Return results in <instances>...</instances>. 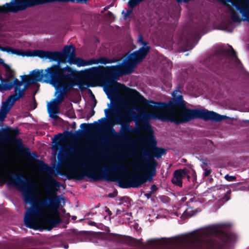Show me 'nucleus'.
Returning a JSON list of instances; mask_svg holds the SVG:
<instances>
[{
  "instance_id": "obj_9",
  "label": "nucleus",
  "mask_w": 249,
  "mask_h": 249,
  "mask_svg": "<svg viewBox=\"0 0 249 249\" xmlns=\"http://www.w3.org/2000/svg\"><path fill=\"white\" fill-rule=\"evenodd\" d=\"M54 1H71L74 2L76 0H18L15 2L6 3L2 6H0V13L13 12L23 10L27 7L34 6L43 3L52 2Z\"/></svg>"
},
{
  "instance_id": "obj_23",
  "label": "nucleus",
  "mask_w": 249,
  "mask_h": 249,
  "mask_svg": "<svg viewBox=\"0 0 249 249\" xmlns=\"http://www.w3.org/2000/svg\"><path fill=\"white\" fill-rule=\"evenodd\" d=\"M225 178L228 181H233L235 180L236 178L235 176L226 175L225 176Z\"/></svg>"
},
{
  "instance_id": "obj_10",
  "label": "nucleus",
  "mask_w": 249,
  "mask_h": 249,
  "mask_svg": "<svg viewBox=\"0 0 249 249\" xmlns=\"http://www.w3.org/2000/svg\"><path fill=\"white\" fill-rule=\"evenodd\" d=\"M75 48L72 46H67L64 49V53L69 58L68 62L70 64H75L78 67H84L93 64H98L99 63L106 64L112 63L115 61L106 58L105 57H100L98 59H90L88 60H85L80 57H76L74 54Z\"/></svg>"
},
{
  "instance_id": "obj_35",
  "label": "nucleus",
  "mask_w": 249,
  "mask_h": 249,
  "mask_svg": "<svg viewBox=\"0 0 249 249\" xmlns=\"http://www.w3.org/2000/svg\"><path fill=\"white\" fill-rule=\"evenodd\" d=\"M135 109H136V110H138V108L136 107V108H135Z\"/></svg>"
},
{
  "instance_id": "obj_4",
  "label": "nucleus",
  "mask_w": 249,
  "mask_h": 249,
  "mask_svg": "<svg viewBox=\"0 0 249 249\" xmlns=\"http://www.w3.org/2000/svg\"><path fill=\"white\" fill-rule=\"evenodd\" d=\"M230 225L222 223L213 225L202 229L196 233L186 236L176 237L170 240L171 243L174 246H184L189 241L193 244L202 245L203 242L207 240L213 235L221 236L224 238L226 244L231 243L236 241L237 236L234 233H227L226 231Z\"/></svg>"
},
{
  "instance_id": "obj_31",
  "label": "nucleus",
  "mask_w": 249,
  "mask_h": 249,
  "mask_svg": "<svg viewBox=\"0 0 249 249\" xmlns=\"http://www.w3.org/2000/svg\"><path fill=\"white\" fill-rule=\"evenodd\" d=\"M106 211L108 213V214H110V211H109V210L108 209H107V210H106Z\"/></svg>"
},
{
  "instance_id": "obj_24",
  "label": "nucleus",
  "mask_w": 249,
  "mask_h": 249,
  "mask_svg": "<svg viewBox=\"0 0 249 249\" xmlns=\"http://www.w3.org/2000/svg\"><path fill=\"white\" fill-rule=\"evenodd\" d=\"M132 10H126V13L124 12V10H123L122 12V14H124V19H126L127 17L131 14L132 13Z\"/></svg>"
},
{
  "instance_id": "obj_2",
  "label": "nucleus",
  "mask_w": 249,
  "mask_h": 249,
  "mask_svg": "<svg viewBox=\"0 0 249 249\" xmlns=\"http://www.w3.org/2000/svg\"><path fill=\"white\" fill-rule=\"evenodd\" d=\"M173 99L176 104H180L179 110L171 108L172 101L168 104L164 103H153L155 107V113H145V119H158L161 121H168L176 124L188 122L195 118H200L205 121L211 120L219 122L225 119L227 117L205 109H190L185 106V103L181 92L179 90H175L172 93Z\"/></svg>"
},
{
  "instance_id": "obj_20",
  "label": "nucleus",
  "mask_w": 249,
  "mask_h": 249,
  "mask_svg": "<svg viewBox=\"0 0 249 249\" xmlns=\"http://www.w3.org/2000/svg\"><path fill=\"white\" fill-rule=\"evenodd\" d=\"M61 147V145L57 142H55L52 146V150L55 153H56L58 149Z\"/></svg>"
},
{
  "instance_id": "obj_27",
  "label": "nucleus",
  "mask_w": 249,
  "mask_h": 249,
  "mask_svg": "<svg viewBox=\"0 0 249 249\" xmlns=\"http://www.w3.org/2000/svg\"><path fill=\"white\" fill-rule=\"evenodd\" d=\"M151 189L152 192H155L157 190V188L155 185H153L152 186Z\"/></svg>"
},
{
  "instance_id": "obj_32",
  "label": "nucleus",
  "mask_w": 249,
  "mask_h": 249,
  "mask_svg": "<svg viewBox=\"0 0 249 249\" xmlns=\"http://www.w3.org/2000/svg\"><path fill=\"white\" fill-rule=\"evenodd\" d=\"M145 196H146L147 198H149V194H146V195H145Z\"/></svg>"
},
{
  "instance_id": "obj_13",
  "label": "nucleus",
  "mask_w": 249,
  "mask_h": 249,
  "mask_svg": "<svg viewBox=\"0 0 249 249\" xmlns=\"http://www.w3.org/2000/svg\"><path fill=\"white\" fill-rule=\"evenodd\" d=\"M145 141L147 144L152 147L151 148L150 151H147L145 152V155L149 158L147 160H149V159L154 160L153 157L159 159L161 158L162 155L165 154V149L156 147L157 144V141L153 134H151L148 137H147Z\"/></svg>"
},
{
  "instance_id": "obj_5",
  "label": "nucleus",
  "mask_w": 249,
  "mask_h": 249,
  "mask_svg": "<svg viewBox=\"0 0 249 249\" xmlns=\"http://www.w3.org/2000/svg\"><path fill=\"white\" fill-rule=\"evenodd\" d=\"M131 165L136 172L142 173L147 176H137L128 180L119 179L118 180V185L122 188H138L147 181H150L156 174L157 162L154 159L146 160L145 164H143L139 160H135L131 163Z\"/></svg>"
},
{
  "instance_id": "obj_3",
  "label": "nucleus",
  "mask_w": 249,
  "mask_h": 249,
  "mask_svg": "<svg viewBox=\"0 0 249 249\" xmlns=\"http://www.w3.org/2000/svg\"><path fill=\"white\" fill-rule=\"evenodd\" d=\"M0 50L3 52L16 54L22 56H38L43 59H48L50 61H57V64L53 65L52 67L48 68L45 70L46 73L42 70H34L29 75L22 76L21 78L25 77L26 80V84L29 85L37 81H41L43 79L49 82L54 88H57L59 84V79L60 77V65L61 59L62 58V53L60 52L45 51L42 50H34L33 51H26L25 52L20 50L12 49L10 47H0Z\"/></svg>"
},
{
  "instance_id": "obj_33",
  "label": "nucleus",
  "mask_w": 249,
  "mask_h": 249,
  "mask_svg": "<svg viewBox=\"0 0 249 249\" xmlns=\"http://www.w3.org/2000/svg\"><path fill=\"white\" fill-rule=\"evenodd\" d=\"M4 155L3 154H1V155H0V157L2 158H4Z\"/></svg>"
},
{
  "instance_id": "obj_22",
  "label": "nucleus",
  "mask_w": 249,
  "mask_h": 249,
  "mask_svg": "<svg viewBox=\"0 0 249 249\" xmlns=\"http://www.w3.org/2000/svg\"><path fill=\"white\" fill-rule=\"evenodd\" d=\"M147 242L148 245L154 246L157 245L158 244L159 241L156 239H152L148 240Z\"/></svg>"
},
{
  "instance_id": "obj_15",
  "label": "nucleus",
  "mask_w": 249,
  "mask_h": 249,
  "mask_svg": "<svg viewBox=\"0 0 249 249\" xmlns=\"http://www.w3.org/2000/svg\"><path fill=\"white\" fill-rule=\"evenodd\" d=\"M114 86L115 88L119 89H123L124 88H125L127 89V92L129 94L132 96L134 99L136 100L142 101L143 99V97L140 94V93L135 90H132L129 89L125 87L123 84H121L116 82H114Z\"/></svg>"
},
{
  "instance_id": "obj_25",
  "label": "nucleus",
  "mask_w": 249,
  "mask_h": 249,
  "mask_svg": "<svg viewBox=\"0 0 249 249\" xmlns=\"http://www.w3.org/2000/svg\"><path fill=\"white\" fill-rule=\"evenodd\" d=\"M103 89L104 90L107 94L108 92H110L111 90L110 88L107 85H105L103 87Z\"/></svg>"
},
{
  "instance_id": "obj_21",
  "label": "nucleus",
  "mask_w": 249,
  "mask_h": 249,
  "mask_svg": "<svg viewBox=\"0 0 249 249\" xmlns=\"http://www.w3.org/2000/svg\"><path fill=\"white\" fill-rule=\"evenodd\" d=\"M230 48H231V56L232 57V59L235 61H236L237 62H238L239 60H238V59L237 58L236 53L235 52V51H234L233 48L231 47V46H230Z\"/></svg>"
},
{
  "instance_id": "obj_36",
  "label": "nucleus",
  "mask_w": 249,
  "mask_h": 249,
  "mask_svg": "<svg viewBox=\"0 0 249 249\" xmlns=\"http://www.w3.org/2000/svg\"><path fill=\"white\" fill-rule=\"evenodd\" d=\"M119 211H117V214H119Z\"/></svg>"
},
{
  "instance_id": "obj_16",
  "label": "nucleus",
  "mask_w": 249,
  "mask_h": 249,
  "mask_svg": "<svg viewBox=\"0 0 249 249\" xmlns=\"http://www.w3.org/2000/svg\"><path fill=\"white\" fill-rule=\"evenodd\" d=\"M114 169L118 171L120 173V174H121L122 175H126L127 176L128 174L127 167L125 166L122 162H120L117 165H115L114 167Z\"/></svg>"
},
{
  "instance_id": "obj_11",
  "label": "nucleus",
  "mask_w": 249,
  "mask_h": 249,
  "mask_svg": "<svg viewBox=\"0 0 249 249\" xmlns=\"http://www.w3.org/2000/svg\"><path fill=\"white\" fill-rule=\"evenodd\" d=\"M107 73L105 68L101 66L93 67L81 71V75L85 77L93 87L100 86L103 84Z\"/></svg>"
},
{
  "instance_id": "obj_7",
  "label": "nucleus",
  "mask_w": 249,
  "mask_h": 249,
  "mask_svg": "<svg viewBox=\"0 0 249 249\" xmlns=\"http://www.w3.org/2000/svg\"><path fill=\"white\" fill-rule=\"evenodd\" d=\"M73 71L68 66L64 68L60 74V77L59 79V84L57 88H55L56 91L55 95H56L55 98L53 99L50 103H47V110L50 117L55 119L57 117V114L59 113V105L62 102L66 96L67 91L71 88L76 86L74 82H61V79H69L72 75Z\"/></svg>"
},
{
  "instance_id": "obj_28",
  "label": "nucleus",
  "mask_w": 249,
  "mask_h": 249,
  "mask_svg": "<svg viewBox=\"0 0 249 249\" xmlns=\"http://www.w3.org/2000/svg\"><path fill=\"white\" fill-rule=\"evenodd\" d=\"M108 108H107V109H105V110H104L105 114L106 115V118L107 117V116H108Z\"/></svg>"
},
{
  "instance_id": "obj_29",
  "label": "nucleus",
  "mask_w": 249,
  "mask_h": 249,
  "mask_svg": "<svg viewBox=\"0 0 249 249\" xmlns=\"http://www.w3.org/2000/svg\"><path fill=\"white\" fill-rule=\"evenodd\" d=\"M61 136V134H58L57 135H56L54 137V138L56 139H57L60 136Z\"/></svg>"
},
{
  "instance_id": "obj_19",
  "label": "nucleus",
  "mask_w": 249,
  "mask_h": 249,
  "mask_svg": "<svg viewBox=\"0 0 249 249\" xmlns=\"http://www.w3.org/2000/svg\"><path fill=\"white\" fill-rule=\"evenodd\" d=\"M116 113L119 123H123L126 118L125 113L120 110H117Z\"/></svg>"
},
{
  "instance_id": "obj_18",
  "label": "nucleus",
  "mask_w": 249,
  "mask_h": 249,
  "mask_svg": "<svg viewBox=\"0 0 249 249\" xmlns=\"http://www.w3.org/2000/svg\"><path fill=\"white\" fill-rule=\"evenodd\" d=\"M0 63L2 64L5 68L7 77H12L14 76V72L12 70H11L10 67L8 65L4 63L3 60L1 58H0Z\"/></svg>"
},
{
  "instance_id": "obj_8",
  "label": "nucleus",
  "mask_w": 249,
  "mask_h": 249,
  "mask_svg": "<svg viewBox=\"0 0 249 249\" xmlns=\"http://www.w3.org/2000/svg\"><path fill=\"white\" fill-rule=\"evenodd\" d=\"M12 78L13 81H10L8 79H3L0 75V80L1 85L0 84V91L2 92L5 90L11 89L15 86V94L10 95L6 101L2 104L0 109V120H3L6 117L8 112L11 107L14 106L15 102L23 96L25 88L21 89L22 83L17 78L9 77Z\"/></svg>"
},
{
  "instance_id": "obj_14",
  "label": "nucleus",
  "mask_w": 249,
  "mask_h": 249,
  "mask_svg": "<svg viewBox=\"0 0 249 249\" xmlns=\"http://www.w3.org/2000/svg\"><path fill=\"white\" fill-rule=\"evenodd\" d=\"M187 175L185 170H178L174 172L172 181L174 184L179 187H182V180Z\"/></svg>"
},
{
  "instance_id": "obj_1",
  "label": "nucleus",
  "mask_w": 249,
  "mask_h": 249,
  "mask_svg": "<svg viewBox=\"0 0 249 249\" xmlns=\"http://www.w3.org/2000/svg\"><path fill=\"white\" fill-rule=\"evenodd\" d=\"M29 184L34 188L36 195L32 196L28 191V188L22 190L24 193L25 203L33 202L37 207L28 208L24 218V222L26 227L36 229L41 225L50 231L60 222L58 210L61 203V198L58 196H53L48 199H42L38 193L37 185L32 181Z\"/></svg>"
},
{
  "instance_id": "obj_12",
  "label": "nucleus",
  "mask_w": 249,
  "mask_h": 249,
  "mask_svg": "<svg viewBox=\"0 0 249 249\" xmlns=\"http://www.w3.org/2000/svg\"><path fill=\"white\" fill-rule=\"evenodd\" d=\"M11 175H12L11 169L7 167L3 159L0 160V179L3 181L7 180L9 185H14L18 188H21L25 182L23 177L20 175L16 176L15 179H13L10 177Z\"/></svg>"
},
{
  "instance_id": "obj_6",
  "label": "nucleus",
  "mask_w": 249,
  "mask_h": 249,
  "mask_svg": "<svg viewBox=\"0 0 249 249\" xmlns=\"http://www.w3.org/2000/svg\"><path fill=\"white\" fill-rule=\"evenodd\" d=\"M138 41L142 46L138 51L129 54L121 63L115 66L107 67L108 71L113 76H119L131 73L136 64L145 58L150 47L147 46L146 43L143 41V37L141 35H139Z\"/></svg>"
},
{
  "instance_id": "obj_34",
  "label": "nucleus",
  "mask_w": 249,
  "mask_h": 249,
  "mask_svg": "<svg viewBox=\"0 0 249 249\" xmlns=\"http://www.w3.org/2000/svg\"><path fill=\"white\" fill-rule=\"evenodd\" d=\"M112 131H113V133H116V132H115V130H114V129H112Z\"/></svg>"
},
{
  "instance_id": "obj_30",
  "label": "nucleus",
  "mask_w": 249,
  "mask_h": 249,
  "mask_svg": "<svg viewBox=\"0 0 249 249\" xmlns=\"http://www.w3.org/2000/svg\"><path fill=\"white\" fill-rule=\"evenodd\" d=\"M209 172H210V171H209V170H206V172H205V176L208 175L209 174Z\"/></svg>"
},
{
  "instance_id": "obj_26",
  "label": "nucleus",
  "mask_w": 249,
  "mask_h": 249,
  "mask_svg": "<svg viewBox=\"0 0 249 249\" xmlns=\"http://www.w3.org/2000/svg\"><path fill=\"white\" fill-rule=\"evenodd\" d=\"M123 215H126V218L127 219H130V217L131 216L130 214H129V213H127L125 212H123Z\"/></svg>"
},
{
  "instance_id": "obj_17",
  "label": "nucleus",
  "mask_w": 249,
  "mask_h": 249,
  "mask_svg": "<svg viewBox=\"0 0 249 249\" xmlns=\"http://www.w3.org/2000/svg\"><path fill=\"white\" fill-rule=\"evenodd\" d=\"M71 174L73 178L78 179H82L85 177L83 172L78 169H74L71 172Z\"/></svg>"
}]
</instances>
